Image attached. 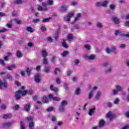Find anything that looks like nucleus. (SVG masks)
Returning <instances> with one entry per match:
<instances>
[{"label":"nucleus","mask_w":129,"mask_h":129,"mask_svg":"<svg viewBox=\"0 0 129 129\" xmlns=\"http://www.w3.org/2000/svg\"><path fill=\"white\" fill-rule=\"evenodd\" d=\"M30 109H31V104H26L24 106V110L25 111H30Z\"/></svg>","instance_id":"nucleus-14"},{"label":"nucleus","mask_w":129,"mask_h":129,"mask_svg":"<svg viewBox=\"0 0 129 129\" xmlns=\"http://www.w3.org/2000/svg\"><path fill=\"white\" fill-rule=\"evenodd\" d=\"M112 93H113V95H116V94L118 93V91L116 90V89H114L112 90Z\"/></svg>","instance_id":"nucleus-60"},{"label":"nucleus","mask_w":129,"mask_h":129,"mask_svg":"<svg viewBox=\"0 0 129 129\" xmlns=\"http://www.w3.org/2000/svg\"><path fill=\"white\" fill-rule=\"evenodd\" d=\"M68 11V8L66 5L61 6L59 9V12L61 13H66Z\"/></svg>","instance_id":"nucleus-5"},{"label":"nucleus","mask_w":129,"mask_h":129,"mask_svg":"<svg viewBox=\"0 0 129 129\" xmlns=\"http://www.w3.org/2000/svg\"><path fill=\"white\" fill-rule=\"evenodd\" d=\"M35 127V122H30L29 123V128L30 129H34Z\"/></svg>","instance_id":"nucleus-19"},{"label":"nucleus","mask_w":129,"mask_h":129,"mask_svg":"<svg viewBox=\"0 0 129 129\" xmlns=\"http://www.w3.org/2000/svg\"><path fill=\"white\" fill-rule=\"evenodd\" d=\"M7 79H8V80H10V81H13V76L11 75V74H8L6 76Z\"/></svg>","instance_id":"nucleus-36"},{"label":"nucleus","mask_w":129,"mask_h":129,"mask_svg":"<svg viewBox=\"0 0 129 129\" xmlns=\"http://www.w3.org/2000/svg\"><path fill=\"white\" fill-rule=\"evenodd\" d=\"M33 70V68H27L26 70V72L27 73L28 76H31V71Z\"/></svg>","instance_id":"nucleus-27"},{"label":"nucleus","mask_w":129,"mask_h":129,"mask_svg":"<svg viewBox=\"0 0 129 129\" xmlns=\"http://www.w3.org/2000/svg\"><path fill=\"white\" fill-rule=\"evenodd\" d=\"M25 95H26L25 91L21 90L18 91L15 94V99L16 100H20L22 96H25Z\"/></svg>","instance_id":"nucleus-1"},{"label":"nucleus","mask_w":129,"mask_h":129,"mask_svg":"<svg viewBox=\"0 0 129 129\" xmlns=\"http://www.w3.org/2000/svg\"><path fill=\"white\" fill-rule=\"evenodd\" d=\"M94 93V92L93 91V90H92L90 92L88 95V99H91V98L93 97Z\"/></svg>","instance_id":"nucleus-31"},{"label":"nucleus","mask_w":129,"mask_h":129,"mask_svg":"<svg viewBox=\"0 0 129 129\" xmlns=\"http://www.w3.org/2000/svg\"><path fill=\"white\" fill-rule=\"evenodd\" d=\"M75 29H76V30H79V29H80V25L77 24L75 25L74 27Z\"/></svg>","instance_id":"nucleus-63"},{"label":"nucleus","mask_w":129,"mask_h":129,"mask_svg":"<svg viewBox=\"0 0 129 129\" xmlns=\"http://www.w3.org/2000/svg\"><path fill=\"white\" fill-rule=\"evenodd\" d=\"M85 58L87 60H94V59L96 58V55L93 54L90 55H85Z\"/></svg>","instance_id":"nucleus-6"},{"label":"nucleus","mask_w":129,"mask_h":129,"mask_svg":"<svg viewBox=\"0 0 129 129\" xmlns=\"http://www.w3.org/2000/svg\"><path fill=\"white\" fill-rule=\"evenodd\" d=\"M32 22L34 24H37V23H39V22H41V19L39 18L34 19H33Z\"/></svg>","instance_id":"nucleus-43"},{"label":"nucleus","mask_w":129,"mask_h":129,"mask_svg":"<svg viewBox=\"0 0 129 129\" xmlns=\"http://www.w3.org/2000/svg\"><path fill=\"white\" fill-rule=\"evenodd\" d=\"M115 87L118 92L119 91H123V89L122 88V87H121V86H120V85H116Z\"/></svg>","instance_id":"nucleus-29"},{"label":"nucleus","mask_w":129,"mask_h":129,"mask_svg":"<svg viewBox=\"0 0 129 129\" xmlns=\"http://www.w3.org/2000/svg\"><path fill=\"white\" fill-rule=\"evenodd\" d=\"M96 27H97V28H98L99 29H101V28H102V27H103L102 23H101L99 22H97Z\"/></svg>","instance_id":"nucleus-37"},{"label":"nucleus","mask_w":129,"mask_h":129,"mask_svg":"<svg viewBox=\"0 0 129 129\" xmlns=\"http://www.w3.org/2000/svg\"><path fill=\"white\" fill-rule=\"evenodd\" d=\"M107 117L108 118L110 119V120H112V119H113V118L114 117L113 116V115H112V113H111V112H109L107 114Z\"/></svg>","instance_id":"nucleus-16"},{"label":"nucleus","mask_w":129,"mask_h":129,"mask_svg":"<svg viewBox=\"0 0 129 129\" xmlns=\"http://www.w3.org/2000/svg\"><path fill=\"white\" fill-rule=\"evenodd\" d=\"M56 59H57V56H56L55 55H53L51 59V61L52 63H54V62L56 61Z\"/></svg>","instance_id":"nucleus-53"},{"label":"nucleus","mask_w":129,"mask_h":129,"mask_svg":"<svg viewBox=\"0 0 129 129\" xmlns=\"http://www.w3.org/2000/svg\"><path fill=\"white\" fill-rule=\"evenodd\" d=\"M50 20H51V18H45L42 21V23H48V22H50Z\"/></svg>","instance_id":"nucleus-44"},{"label":"nucleus","mask_w":129,"mask_h":129,"mask_svg":"<svg viewBox=\"0 0 129 129\" xmlns=\"http://www.w3.org/2000/svg\"><path fill=\"white\" fill-rule=\"evenodd\" d=\"M26 119L28 120V121L29 122H32L34 121V117L32 116H29L28 117H26Z\"/></svg>","instance_id":"nucleus-26"},{"label":"nucleus","mask_w":129,"mask_h":129,"mask_svg":"<svg viewBox=\"0 0 129 129\" xmlns=\"http://www.w3.org/2000/svg\"><path fill=\"white\" fill-rule=\"evenodd\" d=\"M16 68H17V65H16L15 64H11L8 67H7V69L9 71H12L13 69H16Z\"/></svg>","instance_id":"nucleus-11"},{"label":"nucleus","mask_w":129,"mask_h":129,"mask_svg":"<svg viewBox=\"0 0 129 129\" xmlns=\"http://www.w3.org/2000/svg\"><path fill=\"white\" fill-rule=\"evenodd\" d=\"M106 52L107 54H111V49L109 47H107L106 49Z\"/></svg>","instance_id":"nucleus-55"},{"label":"nucleus","mask_w":129,"mask_h":129,"mask_svg":"<svg viewBox=\"0 0 129 129\" xmlns=\"http://www.w3.org/2000/svg\"><path fill=\"white\" fill-rule=\"evenodd\" d=\"M108 1L105 0V1L103 2L102 3V7H103L104 8H106L107 7V5H108Z\"/></svg>","instance_id":"nucleus-30"},{"label":"nucleus","mask_w":129,"mask_h":129,"mask_svg":"<svg viewBox=\"0 0 129 129\" xmlns=\"http://www.w3.org/2000/svg\"><path fill=\"white\" fill-rule=\"evenodd\" d=\"M53 0H48L47 4L48 6H53Z\"/></svg>","instance_id":"nucleus-51"},{"label":"nucleus","mask_w":129,"mask_h":129,"mask_svg":"<svg viewBox=\"0 0 129 129\" xmlns=\"http://www.w3.org/2000/svg\"><path fill=\"white\" fill-rule=\"evenodd\" d=\"M112 21L114 22V23L115 24H116V25H118V24H119V19H118V17H115V16H113L112 17Z\"/></svg>","instance_id":"nucleus-10"},{"label":"nucleus","mask_w":129,"mask_h":129,"mask_svg":"<svg viewBox=\"0 0 129 129\" xmlns=\"http://www.w3.org/2000/svg\"><path fill=\"white\" fill-rule=\"evenodd\" d=\"M42 80V77L40 74H36L35 76V81L36 83H40Z\"/></svg>","instance_id":"nucleus-4"},{"label":"nucleus","mask_w":129,"mask_h":129,"mask_svg":"<svg viewBox=\"0 0 129 129\" xmlns=\"http://www.w3.org/2000/svg\"><path fill=\"white\" fill-rule=\"evenodd\" d=\"M54 39L55 41H57L58 39H59V33L56 32L55 34Z\"/></svg>","instance_id":"nucleus-54"},{"label":"nucleus","mask_w":129,"mask_h":129,"mask_svg":"<svg viewBox=\"0 0 129 129\" xmlns=\"http://www.w3.org/2000/svg\"><path fill=\"white\" fill-rule=\"evenodd\" d=\"M48 52L46 51V49H42L41 52V56L43 58H46L47 56H48Z\"/></svg>","instance_id":"nucleus-12"},{"label":"nucleus","mask_w":129,"mask_h":129,"mask_svg":"<svg viewBox=\"0 0 129 129\" xmlns=\"http://www.w3.org/2000/svg\"><path fill=\"white\" fill-rule=\"evenodd\" d=\"M80 91H81L80 88H77L75 92L76 95H79L80 94Z\"/></svg>","instance_id":"nucleus-45"},{"label":"nucleus","mask_w":129,"mask_h":129,"mask_svg":"<svg viewBox=\"0 0 129 129\" xmlns=\"http://www.w3.org/2000/svg\"><path fill=\"white\" fill-rule=\"evenodd\" d=\"M123 31H121L120 30H116L115 31L114 35L115 36H121V37L123 36V34H124Z\"/></svg>","instance_id":"nucleus-7"},{"label":"nucleus","mask_w":129,"mask_h":129,"mask_svg":"<svg viewBox=\"0 0 129 129\" xmlns=\"http://www.w3.org/2000/svg\"><path fill=\"white\" fill-rule=\"evenodd\" d=\"M123 37H125V38H129V32H127L126 34H124V32Z\"/></svg>","instance_id":"nucleus-64"},{"label":"nucleus","mask_w":129,"mask_h":129,"mask_svg":"<svg viewBox=\"0 0 129 129\" xmlns=\"http://www.w3.org/2000/svg\"><path fill=\"white\" fill-rule=\"evenodd\" d=\"M26 30H27V31H28V32H30V33H33V32H34L33 28H32V27H28L26 28Z\"/></svg>","instance_id":"nucleus-46"},{"label":"nucleus","mask_w":129,"mask_h":129,"mask_svg":"<svg viewBox=\"0 0 129 129\" xmlns=\"http://www.w3.org/2000/svg\"><path fill=\"white\" fill-rule=\"evenodd\" d=\"M46 110L48 112H51V111H53V110H54V107H49L47 109H46Z\"/></svg>","instance_id":"nucleus-58"},{"label":"nucleus","mask_w":129,"mask_h":129,"mask_svg":"<svg viewBox=\"0 0 129 129\" xmlns=\"http://www.w3.org/2000/svg\"><path fill=\"white\" fill-rule=\"evenodd\" d=\"M15 22L16 23V24H18V25H21L22 24V21L19 20V19H15Z\"/></svg>","instance_id":"nucleus-52"},{"label":"nucleus","mask_w":129,"mask_h":129,"mask_svg":"<svg viewBox=\"0 0 129 129\" xmlns=\"http://www.w3.org/2000/svg\"><path fill=\"white\" fill-rule=\"evenodd\" d=\"M74 39V36L72 34H69L67 36V40L70 42L71 43V41Z\"/></svg>","instance_id":"nucleus-13"},{"label":"nucleus","mask_w":129,"mask_h":129,"mask_svg":"<svg viewBox=\"0 0 129 129\" xmlns=\"http://www.w3.org/2000/svg\"><path fill=\"white\" fill-rule=\"evenodd\" d=\"M80 18H81V14L78 13L77 15V17L75 18V22H77V21H79V20H80Z\"/></svg>","instance_id":"nucleus-34"},{"label":"nucleus","mask_w":129,"mask_h":129,"mask_svg":"<svg viewBox=\"0 0 129 129\" xmlns=\"http://www.w3.org/2000/svg\"><path fill=\"white\" fill-rule=\"evenodd\" d=\"M69 55V51H64L62 52V53L61 54V57H67Z\"/></svg>","instance_id":"nucleus-20"},{"label":"nucleus","mask_w":129,"mask_h":129,"mask_svg":"<svg viewBox=\"0 0 129 129\" xmlns=\"http://www.w3.org/2000/svg\"><path fill=\"white\" fill-rule=\"evenodd\" d=\"M109 64H110V62L109 61H106L102 63V66H103V67H107Z\"/></svg>","instance_id":"nucleus-40"},{"label":"nucleus","mask_w":129,"mask_h":129,"mask_svg":"<svg viewBox=\"0 0 129 129\" xmlns=\"http://www.w3.org/2000/svg\"><path fill=\"white\" fill-rule=\"evenodd\" d=\"M43 102H44V103H48V102H49V100L48 99V97L46 96L43 97Z\"/></svg>","instance_id":"nucleus-41"},{"label":"nucleus","mask_w":129,"mask_h":129,"mask_svg":"<svg viewBox=\"0 0 129 129\" xmlns=\"http://www.w3.org/2000/svg\"><path fill=\"white\" fill-rule=\"evenodd\" d=\"M119 103V99L116 98L114 101V104H118Z\"/></svg>","instance_id":"nucleus-62"},{"label":"nucleus","mask_w":129,"mask_h":129,"mask_svg":"<svg viewBox=\"0 0 129 129\" xmlns=\"http://www.w3.org/2000/svg\"><path fill=\"white\" fill-rule=\"evenodd\" d=\"M16 56L18 58H21L23 57V53L20 50H18L16 52Z\"/></svg>","instance_id":"nucleus-28"},{"label":"nucleus","mask_w":129,"mask_h":129,"mask_svg":"<svg viewBox=\"0 0 129 129\" xmlns=\"http://www.w3.org/2000/svg\"><path fill=\"white\" fill-rule=\"evenodd\" d=\"M78 5V2H72L71 3V6H77Z\"/></svg>","instance_id":"nucleus-59"},{"label":"nucleus","mask_w":129,"mask_h":129,"mask_svg":"<svg viewBox=\"0 0 129 129\" xmlns=\"http://www.w3.org/2000/svg\"><path fill=\"white\" fill-rule=\"evenodd\" d=\"M43 64H44V65H48V64H49V60H48V57H43Z\"/></svg>","instance_id":"nucleus-25"},{"label":"nucleus","mask_w":129,"mask_h":129,"mask_svg":"<svg viewBox=\"0 0 129 129\" xmlns=\"http://www.w3.org/2000/svg\"><path fill=\"white\" fill-rule=\"evenodd\" d=\"M49 118L51 121H56L57 118L55 116H50Z\"/></svg>","instance_id":"nucleus-39"},{"label":"nucleus","mask_w":129,"mask_h":129,"mask_svg":"<svg viewBox=\"0 0 129 129\" xmlns=\"http://www.w3.org/2000/svg\"><path fill=\"white\" fill-rule=\"evenodd\" d=\"M62 46L63 47V48H65L66 49H68L69 48V46L66 43V42L63 41L62 43Z\"/></svg>","instance_id":"nucleus-35"},{"label":"nucleus","mask_w":129,"mask_h":129,"mask_svg":"<svg viewBox=\"0 0 129 129\" xmlns=\"http://www.w3.org/2000/svg\"><path fill=\"white\" fill-rule=\"evenodd\" d=\"M25 123H24V122L21 121V129H25Z\"/></svg>","instance_id":"nucleus-61"},{"label":"nucleus","mask_w":129,"mask_h":129,"mask_svg":"<svg viewBox=\"0 0 129 129\" xmlns=\"http://www.w3.org/2000/svg\"><path fill=\"white\" fill-rule=\"evenodd\" d=\"M19 108H20L19 105H15L14 106L12 107V109H13L14 110H18Z\"/></svg>","instance_id":"nucleus-50"},{"label":"nucleus","mask_w":129,"mask_h":129,"mask_svg":"<svg viewBox=\"0 0 129 129\" xmlns=\"http://www.w3.org/2000/svg\"><path fill=\"white\" fill-rule=\"evenodd\" d=\"M9 85V83L7 82H3L0 79V89H4L7 88Z\"/></svg>","instance_id":"nucleus-3"},{"label":"nucleus","mask_w":129,"mask_h":129,"mask_svg":"<svg viewBox=\"0 0 129 129\" xmlns=\"http://www.w3.org/2000/svg\"><path fill=\"white\" fill-rule=\"evenodd\" d=\"M110 49H111V51L113 53H114V54L117 53V51H116V47L112 46Z\"/></svg>","instance_id":"nucleus-33"},{"label":"nucleus","mask_w":129,"mask_h":129,"mask_svg":"<svg viewBox=\"0 0 129 129\" xmlns=\"http://www.w3.org/2000/svg\"><path fill=\"white\" fill-rule=\"evenodd\" d=\"M54 72L55 75H58V74L60 73V69H59L58 68H56Z\"/></svg>","instance_id":"nucleus-47"},{"label":"nucleus","mask_w":129,"mask_h":129,"mask_svg":"<svg viewBox=\"0 0 129 129\" xmlns=\"http://www.w3.org/2000/svg\"><path fill=\"white\" fill-rule=\"evenodd\" d=\"M67 104H68V101H67V100H63L61 102V105H62V106H66V105H67Z\"/></svg>","instance_id":"nucleus-42"},{"label":"nucleus","mask_w":129,"mask_h":129,"mask_svg":"<svg viewBox=\"0 0 129 129\" xmlns=\"http://www.w3.org/2000/svg\"><path fill=\"white\" fill-rule=\"evenodd\" d=\"M59 110L60 112H65V107L60 104L59 106Z\"/></svg>","instance_id":"nucleus-21"},{"label":"nucleus","mask_w":129,"mask_h":129,"mask_svg":"<svg viewBox=\"0 0 129 129\" xmlns=\"http://www.w3.org/2000/svg\"><path fill=\"white\" fill-rule=\"evenodd\" d=\"M23 91L26 92L25 95H26V94H27V93H28V94H29L30 95H31L33 93V91H32V90H24Z\"/></svg>","instance_id":"nucleus-49"},{"label":"nucleus","mask_w":129,"mask_h":129,"mask_svg":"<svg viewBox=\"0 0 129 129\" xmlns=\"http://www.w3.org/2000/svg\"><path fill=\"white\" fill-rule=\"evenodd\" d=\"M53 100L54 101H60L61 100V98L58 97H54L53 98Z\"/></svg>","instance_id":"nucleus-57"},{"label":"nucleus","mask_w":129,"mask_h":129,"mask_svg":"<svg viewBox=\"0 0 129 129\" xmlns=\"http://www.w3.org/2000/svg\"><path fill=\"white\" fill-rule=\"evenodd\" d=\"M12 117H13V115L11 113L4 114L3 116V118H4L5 119L12 118Z\"/></svg>","instance_id":"nucleus-15"},{"label":"nucleus","mask_w":129,"mask_h":129,"mask_svg":"<svg viewBox=\"0 0 129 129\" xmlns=\"http://www.w3.org/2000/svg\"><path fill=\"white\" fill-rule=\"evenodd\" d=\"M12 123L11 122H5L3 124V126L4 127V128H8V127H10V126H11Z\"/></svg>","instance_id":"nucleus-8"},{"label":"nucleus","mask_w":129,"mask_h":129,"mask_svg":"<svg viewBox=\"0 0 129 129\" xmlns=\"http://www.w3.org/2000/svg\"><path fill=\"white\" fill-rule=\"evenodd\" d=\"M43 71L45 73H50V72H51V67L45 66L44 68Z\"/></svg>","instance_id":"nucleus-9"},{"label":"nucleus","mask_w":129,"mask_h":129,"mask_svg":"<svg viewBox=\"0 0 129 129\" xmlns=\"http://www.w3.org/2000/svg\"><path fill=\"white\" fill-rule=\"evenodd\" d=\"M101 95V93L100 91H98L95 96V100H99L100 99V96Z\"/></svg>","instance_id":"nucleus-22"},{"label":"nucleus","mask_w":129,"mask_h":129,"mask_svg":"<svg viewBox=\"0 0 129 129\" xmlns=\"http://www.w3.org/2000/svg\"><path fill=\"white\" fill-rule=\"evenodd\" d=\"M105 125V121L103 120H101L100 121L99 123V127H103L104 125Z\"/></svg>","instance_id":"nucleus-18"},{"label":"nucleus","mask_w":129,"mask_h":129,"mask_svg":"<svg viewBox=\"0 0 129 129\" xmlns=\"http://www.w3.org/2000/svg\"><path fill=\"white\" fill-rule=\"evenodd\" d=\"M24 3H25L24 0H15L14 1V4H15V5H21Z\"/></svg>","instance_id":"nucleus-24"},{"label":"nucleus","mask_w":129,"mask_h":129,"mask_svg":"<svg viewBox=\"0 0 129 129\" xmlns=\"http://www.w3.org/2000/svg\"><path fill=\"white\" fill-rule=\"evenodd\" d=\"M96 8H100L102 7V3L100 2H97L96 3Z\"/></svg>","instance_id":"nucleus-38"},{"label":"nucleus","mask_w":129,"mask_h":129,"mask_svg":"<svg viewBox=\"0 0 129 129\" xmlns=\"http://www.w3.org/2000/svg\"><path fill=\"white\" fill-rule=\"evenodd\" d=\"M109 8L111 11H114L115 10V5L111 4L110 5Z\"/></svg>","instance_id":"nucleus-48"},{"label":"nucleus","mask_w":129,"mask_h":129,"mask_svg":"<svg viewBox=\"0 0 129 129\" xmlns=\"http://www.w3.org/2000/svg\"><path fill=\"white\" fill-rule=\"evenodd\" d=\"M50 89L52 91H54V92H57L58 91V88L54 87V86L53 85H50Z\"/></svg>","instance_id":"nucleus-23"},{"label":"nucleus","mask_w":129,"mask_h":129,"mask_svg":"<svg viewBox=\"0 0 129 129\" xmlns=\"http://www.w3.org/2000/svg\"><path fill=\"white\" fill-rule=\"evenodd\" d=\"M97 109H96V108H91L89 110V112L88 113V114H89V115L91 116L92 115V113H94L95 112V110H97Z\"/></svg>","instance_id":"nucleus-17"},{"label":"nucleus","mask_w":129,"mask_h":129,"mask_svg":"<svg viewBox=\"0 0 129 129\" xmlns=\"http://www.w3.org/2000/svg\"><path fill=\"white\" fill-rule=\"evenodd\" d=\"M106 73H111L112 72V66L109 67L107 70H105Z\"/></svg>","instance_id":"nucleus-32"},{"label":"nucleus","mask_w":129,"mask_h":129,"mask_svg":"<svg viewBox=\"0 0 129 129\" xmlns=\"http://www.w3.org/2000/svg\"><path fill=\"white\" fill-rule=\"evenodd\" d=\"M40 30L42 32H45V31H47V28H46V27H45L44 26H42L40 28Z\"/></svg>","instance_id":"nucleus-56"},{"label":"nucleus","mask_w":129,"mask_h":129,"mask_svg":"<svg viewBox=\"0 0 129 129\" xmlns=\"http://www.w3.org/2000/svg\"><path fill=\"white\" fill-rule=\"evenodd\" d=\"M42 7L40 6L38 7V11H40L41 12H47V11L48 10V8H47V6L48 5L47 3H42Z\"/></svg>","instance_id":"nucleus-2"}]
</instances>
